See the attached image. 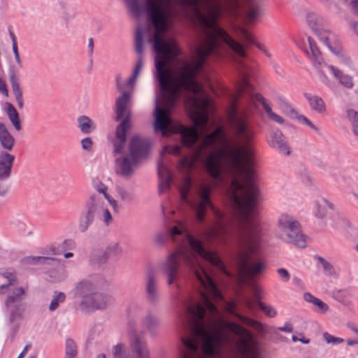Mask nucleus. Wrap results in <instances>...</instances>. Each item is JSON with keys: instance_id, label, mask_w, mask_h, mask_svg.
Here are the masks:
<instances>
[{"instance_id": "393cba45", "label": "nucleus", "mask_w": 358, "mask_h": 358, "mask_svg": "<svg viewBox=\"0 0 358 358\" xmlns=\"http://www.w3.org/2000/svg\"><path fill=\"white\" fill-rule=\"evenodd\" d=\"M15 138L10 134L6 125L0 122V144L6 150L10 151L14 145Z\"/></svg>"}, {"instance_id": "c03bdc74", "label": "nucleus", "mask_w": 358, "mask_h": 358, "mask_svg": "<svg viewBox=\"0 0 358 358\" xmlns=\"http://www.w3.org/2000/svg\"><path fill=\"white\" fill-rule=\"evenodd\" d=\"M317 260L322 264L324 271L327 275L329 276H333L335 275L334 266L329 262H327L324 258L322 257H318Z\"/></svg>"}, {"instance_id": "c85d7f7f", "label": "nucleus", "mask_w": 358, "mask_h": 358, "mask_svg": "<svg viewBox=\"0 0 358 358\" xmlns=\"http://www.w3.org/2000/svg\"><path fill=\"white\" fill-rule=\"evenodd\" d=\"M181 339L185 347L189 350V354H185L182 358H196L198 347L195 338Z\"/></svg>"}, {"instance_id": "2f4dec72", "label": "nucleus", "mask_w": 358, "mask_h": 358, "mask_svg": "<svg viewBox=\"0 0 358 358\" xmlns=\"http://www.w3.org/2000/svg\"><path fill=\"white\" fill-rule=\"evenodd\" d=\"M232 314L234 316H236L238 319H239L243 324L254 328L257 331H263L262 324L259 322H258L255 320L251 319L250 317H248L246 316H244L243 315H241L239 313H232Z\"/></svg>"}, {"instance_id": "4c0bfd02", "label": "nucleus", "mask_w": 358, "mask_h": 358, "mask_svg": "<svg viewBox=\"0 0 358 358\" xmlns=\"http://www.w3.org/2000/svg\"><path fill=\"white\" fill-rule=\"evenodd\" d=\"M65 299L66 295L64 292L57 291L55 292L53 298L51 300V302L49 306V310L50 311L56 310L58 308L59 303L64 302L65 301Z\"/></svg>"}, {"instance_id": "9b49d317", "label": "nucleus", "mask_w": 358, "mask_h": 358, "mask_svg": "<svg viewBox=\"0 0 358 358\" xmlns=\"http://www.w3.org/2000/svg\"><path fill=\"white\" fill-rule=\"evenodd\" d=\"M200 295L203 305L199 303L185 304V314L188 320L191 323L198 327L203 320L206 310L212 315H215L218 311L217 307L210 300L207 293L201 292Z\"/></svg>"}, {"instance_id": "7ed1b4c3", "label": "nucleus", "mask_w": 358, "mask_h": 358, "mask_svg": "<svg viewBox=\"0 0 358 358\" xmlns=\"http://www.w3.org/2000/svg\"><path fill=\"white\" fill-rule=\"evenodd\" d=\"M186 240L192 252L180 251L168 257L162 266V273L166 277L169 285L173 284L178 278L179 260L192 268L194 275L199 285L206 292L219 294L217 288L211 277L199 264L197 255L210 262L217 268L224 271V266L217 253L206 250L201 240L189 234H185Z\"/></svg>"}, {"instance_id": "de8ad7c7", "label": "nucleus", "mask_w": 358, "mask_h": 358, "mask_svg": "<svg viewBox=\"0 0 358 358\" xmlns=\"http://www.w3.org/2000/svg\"><path fill=\"white\" fill-rule=\"evenodd\" d=\"M313 305L317 308V311L321 313H325L329 309V306L320 299H317Z\"/></svg>"}, {"instance_id": "a878e982", "label": "nucleus", "mask_w": 358, "mask_h": 358, "mask_svg": "<svg viewBox=\"0 0 358 358\" xmlns=\"http://www.w3.org/2000/svg\"><path fill=\"white\" fill-rule=\"evenodd\" d=\"M77 121L78 127L83 134H89L94 131L96 128L95 123L86 115H81L78 117Z\"/></svg>"}, {"instance_id": "a211bd4d", "label": "nucleus", "mask_w": 358, "mask_h": 358, "mask_svg": "<svg viewBox=\"0 0 358 358\" xmlns=\"http://www.w3.org/2000/svg\"><path fill=\"white\" fill-rule=\"evenodd\" d=\"M15 156L6 151L0 152V181L8 180L12 174Z\"/></svg>"}, {"instance_id": "774afa93", "label": "nucleus", "mask_w": 358, "mask_h": 358, "mask_svg": "<svg viewBox=\"0 0 358 358\" xmlns=\"http://www.w3.org/2000/svg\"><path fill=\"white\" fill-rule=\"evenodd\" d=\"M350 5L353 12L358 15V0H351Z\"/></svg>"}, {"instance_id": "f704fd0d", "label": "nucleus", "mask_w": 358, "mask_h": 358, "mask_svg": "<svg viewBox=\"0 0 358 358\" xmlns=\"http://www.w3.org/2000/svg\"><path fill=\"white\" fill-rule=\"evenodd\" d=\"M325 206H328L330 209L334 208V205L326 199H322L320 203H317V209L316 212V217L320 219H323L327 215V209Z\"/></svg>"}, {"instance_id": "338daca9", "label": "nucleus", "mask_w": 358, "mask_h": 358, "mask_svg": "<svg viewBox=\"0 0 358 358\" xmlns=\"http://www.w3.org/2000/svg\"><path fill=\"white\" fill-rule=\"evenodd\" d=\"M264 109L265 110L267 115L269 117L273 112L272 110V108H271V106H270V104L268 103H267V101H266L265 102H263L262 103Z\"/></svg>"}, {"instance_id": "f8f14e48", "label": "nucleus", "mask_w": 358, "mask_h": 358, "mask_svg": "<svg viewBox=\"0 0 358 358\" xmlns=\"http://www.w3.org/2000/svg\"><path fill=\"white\" fill-rule=\"evenodd\" d=\"M5 305L10 312L9 322L13 323L17 319L21 318L22 313L26 308V303L23 302L25 297V289L22 287H15L10 289Z\"/></svg>"}, {"instance_id": "0e129e2a", "label": "nucleus", "mask_w": 358, "mask_h": 358, "mask_svg": "<svg viewBox=\"0 0 358 358\" xmlns=\"http://www.w3.org/2000/svg\"><path fill=\"white\" fill-rule=\"evenodd\" d=\"M0 92L5 96H8V91L7 89V86H6L4 80L1 78H0Z\"/></svg>"}, {"instance_id": "2eb2a0df", "label": "nucleus", "mask_w": 358, "mask_h": 358, "mask_svg": "<svg viewBox=\"0 0 358 358\" xmlns=\"http://www.w3.org/2000/svg\"><path fill=\"white\" fill-rule=\"evenodd\" d=\"M141 162L129 155L117 157L115 160V172L126 179H130L140 166Z\"/></svg>"}, {"instance_id": "5701e85b", "label": "nucleus", "mask_w": 358, "mask_h": 358, "mask_svg": "<svg viewBox=\"0 0 358 358\" xmlns=\"http://www.w3.org/2000/svg\"><path fill=\"white\" fill-rule=\"evenodd\" d=\"M94 285L88 280H83L78 282L73 289L76 296L82 297V300L90 296L91 293L95 290Z\"/></svg>"}, {"instance_id": "7c9ffc66", "label": "nucleus", "mask_w": 358, "mask_h": 358, "mask_svg": "<svg viewBox=\"0 0 358 358\" xmlns=\"http://www.w3.org/2000/svg\"><path fill=\"white\" fill-rule=\"evenodd\" d=\"M122 252V248L118 243H112L103 251L101 262H107L109 257L117 256L121 254Z\"/></svg>"}, {"instance_id": "052dcab7", "label": "nucleus", "mask_w": 358, "mask_h": 358, "mask_svg": "<svg viewBox=\"0 0 358 358\" xmlns=\"http://www.w3.org/2000/svg\"><path fill=\"white\" fill-rule=\"evenodd\" d=\"M12 50L14 53V57H15L17 64H18L19 67H22V60L20 57L17 46L12 47Z\"/></svg>"}, {"instance_id": "f03ea898", "label": "nucleus", "mask_w": 358, "mask_h": 358, "mask_svg": "<svg viewBox=\"0 0 358 358\" xmlns=\"http://www.w3.org/2000/svg\"><path fill=\"white\" fill-rule=\"evenodd\" d=\"M237 142L230 145L223 128H216L206 135L196 147L194 157H183L182 168L190 169L201 156L208 173L214 179L222 176L223 162L234 177L231 186L232 200L239 222L241 250L238 254L239 275L244 282L253 280L262 275L266 268L259 250L261 230L253 221L259 198V189L252 179L253 154L248 145L255 136L253 128H232Z\"/></svg>"}, {"instance_id": "5fc2aeb1", "label": "nucleus", "mask_w": 358, "mask_h": 358, "mask_svg": "<svg viewBox=\"0 0 358 358\" xmlns=\"http://www.w3.org/2000/svg\"><path fill=\"white\" fill-rule=\"evenodd\" d=\"M45 259H48V261H45L41 263V265H45V266H57L60 265V262L55 258L52 257H45Z\"/></svg>"}, {"instance_id": "680f3d73", "label": "nucleus", "mask_w": 358, "mask_h": 358, "mask_svg": "<svg viewBox=\"0 0 358 358\" xmlns=\"http://www.w3.org/2000/svg\"><path fill=\"white\" fill-rule=\"evenodd\" d=\"M318 298L314 296L313 294H311L309 292H306L303 294V299L308 302V303H312V304H314V303L315 302V301Z\"/></svg>"}, {"instance_id": "6ab92c4d", "label": "nucleus", "mask_w": 358, "mask_h": 358, "mask_svg": "<svg viewBox=\"0 0 358 358\" xmlns=\"http://www.w3.org/2000/svg\"><path fill=\"white\" fill-rule=\"evenodd\" d=\"M140 325L145 328L152 337H155L158 333L159 320L156 314L148 310L139 320Z\"/></svg>"}, {"instance_id": "aec40b11", "label": "nucleus", "mask_w": 358, "mask_h": 358, "mask_svg": "<svg viewBox=\"0 0 358 358\" xmlns=\"http://www.w3.org/2000/svg\"><path fill=\"white\" fill-rule=\"evenodd\" d=\"M9 78L11 85L12 91L15 99V101L18 105V107L22 109L24 107V101L22 96V90L20 87V83L18 81L17 75L16 71L13 67L9 69Z\"/></svg>"}, {"instance_id": "69168bd1", "label": "nucleus", "mask_w": 358, "mask_h": 358, "mask_svg": "<svg viewBox=\"0 0 358 358\" xmlns=\"http://www.w3.org/2000/svg\"><path fill=\"white\" fill-rule=\"evenodd\" d=\"M63 244L64 245V248L69 250L73 249L76 245L75 242L71 239L65 240Z\"/></svg>"}, {"instance_id": "8fccbe9b", "label": "nucleus", "mask_w": 358, "mask_h": 358, "mask_svg": "<svg viewBox=\"0 0 358 358\" xmlns=\"http://www.w3.org/2000/svg\"><path fill=\"white\" fill-rule=\"evenodd\" d=\"M143 64V59L142 56H140L136 62L134 69L133 71L132 75L138 77L139 73L141 72Z\"/></svg>"}, {"instance_id": "79ce46f5", "label": "nucleus", "mask_w": 358, "mask_h": 358, "mask_svg": "<svg viewBox=\"0 0 358 358\" xmlns=\"http://www.w3.org/2000/svg\"><path fill=\"white\" fill-rule=\"evenodd\" d=\"M256 300H257V303L259 306V307L260 308V309L263 312H264V313L267 316H268L270 317H274L276 316L277 312L273 307H271L270 306H266V304H264V303L260 301V300L257 296H256Z\"/></svg>"}, {"instance_id": "4be33fe9", "label": "nucleus", "mask_w": 358, "mask_h": 358, "mask_svg": "<svg viewBox=\"0 0 358 358\" xmlns=\"http://www.w3.org/2000/svg\"><path fill=\"white\" fill-rule=\"evenodd\" d=\"M157 173L160 180L159 182V194H162L164 189L170 187L172 175L171 171L163 165L162 162L158 163Z\"/></svg>"}, {"instance_id": "f257e3e1", "label": "nucleus", "mask_w": 358, "mask_h": 358, "mask_svg": "<svg viewBox=\"0 0 358 358\" xmlns=\"http://www.w3.org/2000/svg\"><path fill=\"white\" fill-rule=\"evenodd\" d=\"M182 9L185 17L195 20L203 29L205 41L196 50L197 59L185 62L177 73L171 64L181 54L174 41H165L156 34L155 48L158 54L156 59V78L162 91L166 94L162 98L164 108L157 106L155 108V131L163 136L168 134V127L172 120L169 113L175 106L181 90L199 94L202 87L196 80L197 74L203 70L207 57L215 54L222 44L227 45L241 57H246L243 45L236 41L217 23L222 12L234 17L240 15V0H174ZM264 14L261 0H247L244 9V19L248 24H255Z\"/></svg>"}, {"instance_id": "dca6fc26", "label": "nucleus", "mask_w": 358, "mask_h": 358, "mask_svg": "<svg viewBox=\"0 0 358 358\" xmlns=\"http://www.w3.org/2000/svg\"><path fill=\"white\" fill-rule=\"evenodd\" d=\"M145 298L151 305H157L160 300L159 287L157 278L148 273L145 282Z\"/></svg>"}, {"instance_id": "bf43d9fd", "label": "nucleus", "mask_w": 358, "mask_h": 358, "mask_svg": "<svg viewBox=\"0 0 358 358\" xmlns=\"http://www.w3.org/2000/svg\"><path fill=\"white\" fill-rule=\"evenodd\" d=\"M249 86L250 85L248 79L245 77H244L243 78V83L237 92L238 96H241L242 93H243V92L246 90L249 87Z\"/></svg>"}, {"instance_id": "0eeeda50", "label": "nucleus", "mask_w": 358, "mask_h": 358, "mask_svg": "<svg viewBox=\"0 0 358 358\" xmlns=\"http://www.w3.org/2000/svg\"><path fill=\"white\" fill-rule=\"evenodd\" d=\"M278 236L285 242L293 243L299 248L307 246L301 224L292 216L282 214L278 221Z\"/></svg>"}, {"instance_id": "ddd939ff", "label": "nucleus", "mask_w": 358, "mask_h": 358, "mask_svg": "<svg viewBox=\"0 0 358 358\" xmlns=\"http://www.w3.org/2000/svg\"><path fill=\"white\" fill-rule=\"evenodd\" d=\"M113 298L110 295L97 292L96 289L91 293L90 296L85 297V299L80 302V308L83 313H90L97 310H102L111 303Z\"/></svg>"}, {"instance_id": "e433bc0d", "label": "nucleus", "mask_w": 358, "mask_h": 358, "mask_svg": "<svg viewBox=\"0 0 358 358\" xmlns=\"http://www.w3.org/2000/svg\"><path fill=\"white\" fill-rule=\"evenodd\" d=\"M306 19L312 29L315 32H317L319 31L320 26L322 24V18L317 14L311 13L307 15Z\"/></svg>"}, {"instance_id": "4d7b16f0", "label": "nucleus", "mask_w": 358, "mask_h": 358, "mask_svg": "<svg viewBox=\"0 0 358 358\" xmlns=\"http://www.w3.org/2000/svg\"><path fill=\"white\" fill-rule=\"evenodd\" d=\"M278 275L283 279L285 282H287L290 279V274L287 269L280 268L277 270Z\"/></svg>"}, {"instance_id": "a19ab883", "label": "nucleus", "mask_w": 358, "mask_h": 358, "mask_svg": "<svg viewBox=\"0 0 358 358\" xmlns=\"http://www.w3.org/2000/svg\"><path fill=\"white\" fill-rule=\"evenodd\" d=\"M347 113L352 122L353 132L358 136V113L353 109H349L347 110Z\"/></svg>"}, {"instance_id": "6e6d98bb", "label": "nucleus", "mask_w": 358, "mask_h": 358, "mask_svg": "<svg viewBox=\"0 0 358 358\" xmlns=\"http://www.w3.org/2000/svg\"><path fill=\"white\" fill-rule=\"evenodd\" d=\"M103 221L106 225H109L112 222V215L108 209H103Z\"/></svg>"}, {"instance_id": "412c9836", "label": "nucleus", "mask_w": 358, "mask_h": 358, "mask_svg": "<svg viewBox=\"0 0 358 358\" xmlns=\"http://www.w3.org/2000/svg\"><path fill=\"white\" fill-rule=\"evenodd\" d=\"M309 58L310 59L313 65L317 69L320 73V78L321 81L324 83L325 85H329L330 80L325 75L323 69L324 67L329 66L327 65L323 60V58L322 57L321 52L320 50H315L313 52L310 53V55H308Z\"/></svg>"}, {"instance_id": "f3484780", "label": "nucleus", "mask_w": 358, "mask_h": 358, "mask_svg": "<svg viewBox=\"0 0 358 358\" xmlns=\"http://www.w3.org/2000/svg\"><path fill=\"white\" fill-rule=\"evenodd\" d=\"M267 142L270 147L278 150L281 154L290 155L291 148L288 145L287 138L280 130L273 131L267 138Z\"/></svg>"}, {"instance_id": "ea45409f", "label": "nucleus", "mask_w": 358, "mask_h": 358, "mask_svg": "<svg viewBox=\"0 0 358 358\" xmlns=\"http://www.w3.org/2000/svg\"><path fill=\"white\" fill-rule=\"evenodd\" d=\"M240 34L248 44L255 45L259 50H264V45L257 43L255 37L252 34H250L245 29L241 28Z\"/></svg>"}, {"instance_id": "37998d69", "label": "nucleus", "mask_w": 358, "mask_h": 358, "mask_svg": "<svg viewBox=\"0 0 358 358\" xmlns=\"http://www.w3.org/2000/svg\"><path fill=\"white\" fill-rule=\"evenodd\" d=\"M77 354L76 345L72 339L66 341V356L67 358H73Z\"/></svg>"}, {"instance_id": "72a5a7b5", "label": "nucleus", "mask_w": 358, "mask_h": 358, "mask_svg": "<svg viewBox=\"0 0 358 358\" xmlns=\"http://www.w3.org/2000/svg\"><path fill=\"white\" fill-rule=\"evenodd\" d=\"M1 275L8 279V282L0 285V294L5 293V289L8 288L10 285H13L17 280L16 275L14 272L10 270H6L1 273Z\"/></svg>"}, {"instance_id": "e2e57ef3", "label": "nucleus", "mask_w": 358, "mask_h": 358, "mask_svg": "<svg viewBox=\"0 0 358 358\" xmlns=\"http://www.w3.org/2000/svg\"><path fill=\"white\" fill-rule=\"evenodd\" d=\"M268 117L278 124H283L285 122L282 117L275 113H273Z\"/></svg>"}, {"instance_id": "58836bf2", "label": "nucleus", "mask_w": 358, "mask_h": 358, "mask_svg": "<svg viewBox=\"0 0 358 358\" xmlns=\"http://www.w3.org/2000/svg\"><path fill=\"white\" fill-rule=\"evenodd\" d=\"M135 50L138 55H141L143 51V31L141 27H138L136 31Z\"/></svg>"}, {"instance_id": "864d4df0", "label": "nucleus", "mask_w": 358, "mask_h": 358, "mask_svg": "<svg viewBox=\"0 0 358 358\" xmlns=\"http://www.w3.org/2000/svg\"><path fill=\"white\" fill-rule=\"evenodd\" d=\"M308 49H306V53L308 55H310V53L313 52L315 50H318V48L316 45V43L315 42V41L313 39H312L310 37H308Z\"/></svg>"}, {"instance_id": "09e8293b", "label": "nucleus", "mask_w": 358, "mask_h": 358, "mask_svg": "<svg viewBox=\"0 0 358 358\" xmlns=\"http://www.w3.org/2000/svg\"><path fill=\"white\" fill-rule=\"evenodd\" d=\"M82 148L87 151H91L92 148V141L90 137H85L81 141Z\"/></svg>"}, {"instance_id": "b1692460", "label": "nucleus", "mask_w": 358, "mask_h": 358, "mask_svg": "<svg viewBox=\"0 0 358 358\" xmlns=\"http://www.w3.org/2000/svg\"><path fill=\"white\" fill-rule=\"evenodd\" d=\"M303 96L308 101L310 108L313 110L320 114L325 113L326 105L324 100L320 96L313 95L308 92H304Z\"/></svg>"}, {"instance_id": "bb28decb", "label": "nucleus", "mask_w": 358, "mask_h": 358, "mask_svg": "<svg viewBox=\"0 0 358 358\" xmlns=\"http://www.w3.org/2000/svg\"><path fill=\"white\" fill-rule=\"evenodd\" d=\"M224 338L220 335H215L204 341L202 350L208 356H213L215 354V343L220 344Z\"/></svg>"}, {"instance_id": "603ef678", "label": "nucleus", "mask_w": 358, "mask_h": 358, "mask_svg": "<svg viewBox=\"0 0 358 358\" xmlns=\"http://www.w3.org/2000/svg\"><path fill=\"white\" fill-rule=\"evenodd\" d=\"M141 308V305L137 302H131L129 306V311L133 315H137L138 310Z\"/></svg>"}, {"instance_id": "39448f33", "label": "nucleus", "mask_w": 358, "mask_h": 358, "mask_svg": "<svg viewBox=\"0 0 358 358\" xmlns=\"http://www.w3.org/2000/svg\"><path fill=\"white\" fill-rule=\"evenodd\" d=\"M129 10L137 17L145 12L148 20L152 24L157 31L153 36V47L156 53L155 57V67L156 68V59L158 57L157 52L155 48V38L158 31H165L168 24L172 21L174 17V12L171 9L170 0H146L145 6L141 5L138 0H125ZM160 36V35H159ZM161 37V36H159ZM162 40V38H160ZM164 41V39H163ZM165 41H174V40H165ZM178 45V44H176ZM155 78L156 73H155Z\"/></svg>"}, {"instance_id": "9d476101", "label": "nucleus", "mask_w": 358, "mask_h": 358, "mask_svg": "<svg viewBox=\"0 0 358 358\" xmlns=\"http://www.w3.org/2000/svg\"><path fill=\"white\" fill-rule=\"evenodd\" d=\"M102 204L103 200L99 195L96 194L90 195L79 216L78 230L80 233H85L94 224L101 209Z\"/></svg>"}, {"instance_id": "1a4fd4ad", "label": "nucleus", "mask_w": 358, "mask_h": 358, "mask_svg": "<svg viewBox=\"0 0 358 358\" xmlns=\"http://www.w3.org/2000/svg\"><path fill=\"white\" fill-rule=\"evenodd\" d=\"M209 105V100L204 99L202 101L201 108V110L195 113L192 121L194 124V127H187L184 125H180L178 127V133L180 134L181 143L183 146L187 148H192L198 141L199 134L197 132V127H203L208 122L207 108Z\"/></svg>"}, {"instance_id": "20e7f679", "label": "nucleus", "mask_w": 358, "mask_h": 358, "mask_svg": "<svg viewBox=\"0 0 358 358\" xmlns=\"http://www.w3.org/2000/svg\"><path fill=\"white\" fill-rule=\"evenodd\" d=\"M213 187L210 185H201L199 190V200L192 205L198 222L204 224L207 209L213 215V219L206 224V236L207 238L223 240L228 234L227 222L225 215L215 207L211 200Z\"/></svg>"}, {"instance_id": "473e14b6", "label": "nucleus", "mask_w": 358, "mask_h": 358, "mask_svg": "<svg viewBox=\"0 0 358 358\" xmlns=\"http://www.w3.org/2000/svg\"><path fill=\"white\" fill-rule=\"evenodd\" d=\"M278 101L279 107L284 114L289 116L291 118L296 115V110L285 99L278 97Z\"/></svg>"}, {"instance_id": "c756f323", "label": "nucleus", "mask_w": 358, "mask_h": 358, "mask_svg": "<svg viewBox=\"0 0 358 358\" xmlns=\"http://www.w3.org/2000/svg\"><path fill=\"white\" fill-rule=\"evenodd\" d=\"M6 112L10 121L17 131H20L22 126L17 111L10 103H6Z\"/></svg>"}, {"instance_id": "a18cd8bd", "label": "nucleus", "mask_w": 358, "mask_h": 358, "mask_svg": "<svg viewBox=\"0 0 358 358\" xmlns=\"http://www.w3.org/2000/svg\"><path fill=\"white\" fill-rule=\"evenodd\" d=\"M103 251L99 250H93L90 255V261L92 264H102L106 262H101Z\"/></svg>"}, {"instance_id": "49530a36", "label": "nucleus", "mask_w": 358, "mask_h": 358, "mask_svg": "<svg viewBox=\"0 0 358 358\" xmlns=\"http://www.w3.org/2000/svg\"><path fill=\"white\" fill-rule=\"evenodd\" d=\"M323 338L327 344L338 345L344 342V339L340 337H336L328 332L323 334Z\"/></svg>"}, {"instance_id": "13d9d810", "label": "nucleus", "mask_w": 358, "mask_h": 358, "mask_svg": "<svg viewBox=\"0 0 358 358\" xmlns=\"http://www.w3.org/2000/svg\"><path fill=\"white\" fill-rule=\"evenodd\" d=\"M96 189L99 193L103 194L106 199L109 198V194L106 192L107 187L102 182L96 185Z\"/></svg>"}, {"instance_id": "423d86ee", "label": "nucleus", "mask_w": 358, "mask_h": 358, "mask_svg": "<svg viewBox=\"0 0 358 358\" xmlns=\"http://www.w3.org/2000/svg\"><path fill=\"white\" fill-rule=\"evenodd\" d=\"M130 98V92L127 91L122 92L121 96H118L115 101V120L119 121L122 120L124 115L125 117L122 120L116 128L115 140L113 141L114 152L120 154L123 152V149L127 141V131L130 127V116L131 113L127 111V106Z\"/></svg>"}, {"instance_id": "c9c22d12", "label": "nucleus", "mask_w": 358, "mask_h": 358, "mask_svg": "<svg viewBox=\"0 0 358 358\" xmlns=\"http://www.w3.org/2000/svg\"><path fill=\"white\" fill-rule=\"evenodd\" d=\"M116 191L118 196L122 201L130 203L134 200L133 193L126 189L123 186L117 185L116 187Z\"/></svg>"}, {"instance_id": "4468645a", "label": "nucleus", "mask_w": 358, "mask_h": 358, "mask_svg": "<svg viewBox=\"0 0 358 358\" xmlns=\"http://www.w3.org/2000/svg\"><path fill=\"white\" fill-rule=\"evenodd\" d=\"M151 145V141L148 138L134 136L129 141L130 157L141 162L142 159L148 156Z\"/></svg>"}, {"instance_id": "6e6552de", "label": "nucleus", "mask_w": 358, "mask_h": 358, "mask_svg": "<svg viewBox=\"0 0 358 358\" xmlns=\"http://www.w3.org/2000/svg\"><path fill=\"white\" fill-rule=\"evenodd\" d=\"M226 327L233 334L240 337L236 345L242 358H259L258 343L251 332L234 322H228Z\"/></svg>"}, {"instance_id": "3c124183", "label": "nucleus", "mask_w": 358, "mask_h": 358, "mask_svg": "<svg viewBox=\"0 0 358 358\" xmlns=\"http://www.w3.org/2000/svg\"><path fill=\"white\" fill-rule=\"evenodd\" d=\"M191 186V180L189 178L187 180L185 184V189L181 190V199L182 201H186L187 200V194Z\"/></svg>"}, {"instance_id": "cd10ccee", "label": "nucleus", "mask_w": 358, "mask_h": 358, "mask_svg": "<svg viewBox=\"0 0 358 358\" xmlns=\"http://www.w3.org/2000/svg\"><path fill=\"white\" fill-rule=\"evenodd\" d=\"M334 74V77L338 80L339 83L348 88L352 87L354 83L352 78L348 75L343 74L339 69L333 65L327 66Z\"/></svg>"}]
</instances>
